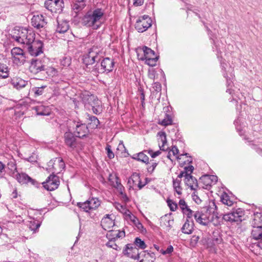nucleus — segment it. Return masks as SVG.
<instances>
[{
    "label": "nucleus",
    "mask_w": 262,
    "mask_h": 262,
    "mask_svg": "<svg viewBox=\"0 0 262 262\" xmlns=\"http://www.w3.org/2000/svg\"><path fill=\"white\" fill-rule=\"evenodd\" d=\"M65 167L63 160L60 158H56L55 160H51L48 163L47 170L51 172L45 182L41 184L42 186L48 191H53L56 189L60 184L59 177L54 174L55 173H59Z\"/></svg>",
    "instance_id": "obj_1"
},
{
    "label": "nucleus",
    "mask_w": 262,
    "mask_h": 262,
    "mask_svg": "<svg viewBox=\"0 0 262 262\" xmlns=\"http://www.w3.org/2000/svg\"><path fill=\"white\" fill-rule=\"evenodd\" d=\"M103 15L104 12L100 8L89 11L82 18V23L84 26L97 29L101 25V19Z\"/></svg>",
    "instance_id": "obj_2"
},
{
    "label": "nucleus",
    "mask_w": 262,
    "mask_h": 262,
    "mask_svg": "<svg viewBox=\"0 0 262 262\" xmlns=\"http://www.w3.org/2000/svg\"><path fill=\"white\" fill-rule=\"evenodd\" d=\"M217 206L213 201L209 202L208 206L206 209L205 213L203 211H196L193 216L196 222L200 224L207 226L210 222V218L212 214L216 211Z\"/></svg>",
    "instance_id": "obj_3"
},
{
    "label": "nucleus",
    "mask_w": 262,
    "mask_h": 262,
    "mask_svg": "<svg viewBox=\"0 0 262 262\" xmlns=\"http://www.w3.org/2000/svg\"><path fill=\"white\" fill-rule=\"evenodd\" d=\"M12 38L17 42L25 45L27 42L33 40L35 34L26 28L16 27L12 31Z\"/></svg>",
    "instance_id": "obj_4"
},
{
    "label": "nucleus",
    "mask_w": 262,
    "mask_h": 262,
    "mask_svg": "<svg viewBox=\"0 0 262 262\" xmlns=\"http://www.w3.org/2000/svg\"><path fill=\"white\" fill-rule=\"evenodd\" d=\"M102 58V52L97 48H93L89 50L88 54L83 55L82 60L83 63L88 66L100 61Z\"/></svg>",
    "instance_id": "obj_5"
},
{
    "label": "nucleus",
    "mask_w": 262,
    "mask_h": 262,
    "mask_svg": "<svg viewBox=\"0 0 262 262\" xmlns=\"http://www.w3.org/2000/svg\"><path fill=\"white\" fill-rule=\"evenodd\" d=\"M115 66V62L109 57L103 58L100 64H96L93 68V71L96 73L102 74L113 71Z\"/></svg>",
    "instance_id": "obj_6"
},
{
    "label": "nucleus",
    "mask_w": 262,
    "mask_h": 262,
    "mask_svg": "<svg viewBox=\"0 0 262 262\" xmlns=\"http://www.w3.org/2000/svg\"><path fill=\"white\" fill-rule=\"evenodd\" d=\"M43 42L40 40H35V36H33V40L27 42L24 47L28 53L34 56H37L43 53Z\"/></svg>",
    "instance_id": "obj_7"
},
{
    "label": "nucleus",
    "mask_w": 262,
    "mask_h": 262,
    "mask_svg": "<svg viewBox=\"0 0 262 262\" xmlns=\"http://www.w3.org/2000/svg\"><path fill=\"white\" fill-rule=\"evenodd\" d=\"M244 211L241 208H238L235 211L225 214L223 216V220L230 223H241L244 220Z\"/></svg>",
    "instance_id": "obj_8"
},
{
    "label": "nucleus",
    "mask_w": 262,
    "mask_h": 262,
    "mask_svg": "<svg viewBox=\"0 0 262 262\" xmlns=\"http://www.w3.org/2000/svg\"><path fill=\"white\" fill-rule=\"evenodd\" d=\"M152 20L148 15H144L137 20L135 28L139 32H143L151 26Z\"/></svg>",
    "instance_id": "obj_9"
},
{
    "label": "nucleus",
    "mask_w": 262,
    "mask_h": 262,
    "mask_svg": "<svg viewBox=\"0 0 262 262\" xmlns=\"http://www.w3.org/2000/svg\"><path fill=\"white\" fill-rule=\"evenodd\" d=\"M45 68L46 64L43 60L35 58L32 59L29 70L33 74L42 75Z\"/></svg>",
    "instance_id": "obj_10"
},
{
    "label": "nucleus",
    "mask_w": 262,
    "mask_h": 262,
    "mask_svg": "<svg viewBox=\"0 0 262 262\" xmlns=\"http://www.w3.org/2000/svg\"><path fill=\"white\" fill-rule=\"evenodd\" d=\"M45 7L48 10L54 13H60L64 7L63 0H46Z\"/></svg>",
    "instance_id": "obj_11"
},
{
    "label": "nucleus",
    "mask_w": 262,
    "mask_h": 262,
    "mask_svg": "<svg viewBox=\"0 0 262 262\" xmlns=\"http://www.w3.org/2000/svg\"><path fill=\"white\" fill-rule=\"evenodd\" d=\"M75 129L74 133L76 137L79 138H83L86 136L89 133V129L85 123H83L81 121H73Z\"/></svg>",
    "instance_id": "obj_12"
},
{
    "label": "nucleus",
    "mask_w": 262,
    "mask_h": 262,
    "mask_svg": "<svg viewBox=\"0 0 262 262\" xmlns=\"http://www.w3.org/2000/svg\"><path fill=\"white\" fill-rule=\"evenodd\" d=\"M16 178L19 183H21L23 184H31L37 188L40 186L39 183H38L35 180L31 178L26 173H17L16 175Z\"/></svg>",
    "instance_id": "obj_13"
},
{
    "label": "nucleus",
    "mask_w": 262,
    "mask_h": 262,
    "mask_svg": "<svg viewBox=\"0 0 262 262\" xmlns=\"http://www.w3.org/2000/svg\"><path fill=\"white\" fill-rule=\"evenodd\" d=\"M76 136L71 132H66L63 136L65 144L72 150H74L77 145Z\"/></svg>",
    "instance_id": "obj_14"
},
{
    "label": "nucleus",
    "mask_w": 262,
    "mask_h": 262,
    "mask_svg": "<svg viewBox=\"0 0 262 262\" xmlns=\"http://www.w3.org/2000/svg\"><path fill=\"white\" fill-rule=\"evenodd\" d=\"M123 254L128 257L134 259H139L140 257V254L138 252V249L136 247H133L130 244L125 245V248L123 250Z\"/></svg>",
    "instance_id": "obj_15"
},
{
    "label": "nucleus",
    "mask_w": 262,
    "mask_h": 262,
    "mask_svg": "<svg viewBox=\"0 0 262 262\" xmlns=\"http://www.w3.org/2000/svg\"><path fill=\"white\" fill-rule=\"evenodd\" d=\"M221 67L223 71V75L226 79L227 86H229L232 83L231 78L232 77V72L233 69L231 67H229L228 70H226V67H227V64L224 61L221 62Z\"/></svg>",
    "instance_id": "obj_16"
},
{
    "label": "nucleus",
    "mask_w": 262,
    "mask_h": 262,
    "mask_svg": "<svg viewBox=\"0 0 262 262\" xmlns=\"http://www.w3.org/2000/svg\"><path fill=\"white\" fill-rule=\"evenodd\" d=\"M200 182L204 185L203 188L205 187L206 189H208V187H210L212 185L215 184L217 181V177L214 175H204L200 179Z\"/></svg>",
    "instance_id": "obj_17"
},
{
    "label": "nucleus",
    "mask_w": 262,
    "mask_h": 262,
    "mask_svg": "<svg viewBox=\"0 0 262 262\" xmlns=\"http://www.w3.org/2000/svg\"><path fill=\"white\" fill-rule=\"evenodd\" d=\"M47 21L42 15H34L31 19V24L34 28L40 29L45 27Z\"/></svg>",
    "instance_id": "obj_18"
},
{
    "label": "nucleus",
    "mask_w": 262,
    "mask_h": 262,
    "mask_svg": "<svg viewBox=\"0 0 262 262\" xmlns=\"http://www.w3.org/2000/svg\"><path fill=\"white\" fill-rule=\"evenodd\" d=\"M115 225L114 220L110 217L109 214H106L101 221V226L105 230H109Z\"/></svg>",
    "instance_id": "obj_19"
},
{
    "label": "nucleus",
    "mask_w": 262,
    "mask_h": 262,
    "mask_svg": "<svg viewBox=\"0 0 262 262\" xmlns=\"http://www.w3.org/2000/svg\"><path fill=\"white\" fill-rule=\"evenodd\" d=\"M146 153H147L146 150H144L141 152L133 155L131 156V158L135 160L147 164L149 163V158Z\"/></svg>",
    "instance_id": "obj_20"
},
{
    "label": "nucleus",
    "mask_w": 262,
    "mask_h": 262,
    "mask_svg": "<svg viewBox=\"0 0 262 262\" xmlns=\"http://www.w3.org/2000/svg\"><path fill=\"white\" fill-rule=\"evenodd\" d=\"M185 183L189 187L191 190H195V187H198L197 180L191 174L185 175Z\"/></svg>",
    "instance_id": "obj_21"
},
{
    "label": "nucleus",
    "mask_w": 262,
    "mask_h": 262,
    "mask_svg": "<svg viewBox=\"0 0 262 262\" xmlns=\"http://www.w3.org/2000/svg\"><path fill=\"white\" fill-rule=\"evenodd\" d=\"M125 235V232L124 231L117 230L114 231L113 230H109L108 232L106 234V237L110 240H113L115 241L116 239L124 237Z\"/></svg>",
    "instance_id": "obj_22"
},
{
    "label": "nucleus",
    "mask_w": 262,
    "mask_h": 262,
    "mask_svg": "<svg viewBox=\"0 0 262 262\" xmlns=\"http://www.w3.org/2000/svg\"><path fill=\"white\" fill-rule=\"evenodd\" d=\"M58 71L57 69L53 67H48L46 65L43 73L42 74V79L47 78L48 77H53L57 75Z\"/></svg>",
    "instance_id": "obj_23"
},
{
    "label": "nucleus",
    "mask_w": 262,
    "mask_h": 262,
    "mask_svg": "<svg viewBox=\"0 0 262 262\" xmlns=\"http://www.w3.org/2000/svg\"><path fill=\"white\" fill-rule=\"evenodd\" d=\"M193 230V223L187 219L186 222L183 225L181 231L183 233L190 234H191Z\"/></svg>",
    "instance_id": "obj_24"
},
{
    "label": "nucleus",
    "mask_w": 262,
    "mask_h": 262,
    "mask_svg": "<svg viewBox=\"0 0 262 262\" xmlns=\"http://www.w3.org/2000/svg\"><path fill=\"white\" fill-rule=\"evenodd\" d=\"M81 98L82 102L85 104L93 105V101L95 100V97L93 95L90 94L88 92L81 94Z\"/></svg>",
    "instance_id": "obj_25"
},
{
    "label": "nucleus",
    "mask_w": 262,
    "mask_h": 262,
    "mask_svg": "<svg viewBox=\"0 0 262 262\" xmlns=\"http://www.w3.org/2000/svg\"><path fill=\"white\" fill-rule=\"evenodd\" d=\"M34 110L37 115L49 116L51 113L50 109L49 106L39 105L35 106Z\"/></svg>",
    "instance_id": "obj_26"
},
{
    "label": "nucleus",
    "mask_w": 262,
    "mask_h": 262,
    "mask_svg": "<svg viewBox=\"0 0 262 262\" xmlns=\"http://www.w3.org/2000/svg\"><path fill=\"white\" fill-rule=\"evenodd\" d=\"M128 214H127V216H128L130 221L134 223V224L137 227V228L143 232L144 230L145 231V229L144 228L142 224L140 222L137 217H136L135 215L132 214L129 210H127Z\"/></svg>",
    "instance_id": "obj_27"
},
{
    "label": "nucleus",
    "mask_w": 262,
    "mask_h": 262,
    "mask_svg": "<svg viewBox=\"0 0 262 262\" xmlns=\"http://www.w3.org/2000/svg\"><path fill=\"white\" fill-rule=\"evenodd\" d=\"M69 29L68 22L65 20L58 21L56 32L59 33H64Z\"/></svg>",
    "instance_id": "obj_28"
},
{
    "label": "nucleus",
    "mask_w": 262,
    "mask_h": 262,
    "mask_svg": "<svg viewBox=\"0 0 262 262\" xmlns=\"http://www.w3.org/2000/svg\"><path fill=\"white\" fill-rule=\"evenodd\" d=\"M251 225L262 227V213L256 212L253 214Z\"/></svg>",
    "instance_id": "obj_29"
},
{
    "label": "nucleus",
    "mask_w": 262,
    "mask_h": 262,
    "mask_svg": "<svg viewBox=\"0 0 262 262\" xmlns=\"http://www.w3.org/2000/svg\"><path fill=\"white\" fill-rule=\"evenodd\" d=\"M253 229L251 231V236L253 239L258 241L262 238V227L252 226Z\"/></svg>",
    "instance_id": "obj_30"
},
{
    "label": "nucleus",
    "mask_w": 262,
    "mask_h": 262,
    "mask_svg": "<svg viewBox=\"0 0 262 262\" xmlns=\"http://www.w3.org/2000/svg\"><path fill=\"white\" fill-rule=\"evenodd\" d=\"M12 85L17 89L24 88L28 82L20 78L13 79L11 81Z\"/></svg>",
    "instance_id": "obj_31"
},
{
    "label": "nucleus",
    "mask_w": 262,
    "mask_h": 262,
    "mask_svg": "<svg viewBox=\"0 0 262 262\" xmlns=\"http://www.w3.org/2000/svg\"><path fill=\"white\" fill-rule=\"evenodd\" d=\"M158 135L160 136V142H161L162 145H160V143H159V147L161 150H167L168 147L165 148V146L167 144L166 135L165 132H159Z\"/></svg>",
    "instance_id": "obj_32"
},
{
    "label": "nucleus",
    "mask_w": 262,
    "mask_h": 262,
    "mask_svg": "<svg viewBox=\"0 0 262 262\" xmlns=\"http://www.w3.org/2000/svg\"><path fill=\"white\" fill-rule=\"evenodd\" d=\"M40 225L41 223L39 221L32 219L29 222L28 226L31 230L33 231V232H35L39 228Z\"/></svg>",
    "instance_id": "obj_33"
},
{
    "label": "nucleus",
    "mask_w": 262,
    "mask_h": 262,
    "mask_svg": "<svg viewBox=\"0 0 262 262\" xmlns=\"http://www.w3.org/2000/svg\"><path fill=\"white\" fill-rule=\"evenodd\" d=\"M9 76V69L6 64L0 62V78H6Z\"/></svg>",
    "instance_id": "obj_34"
},
{
    "label": "nucleus",
    "mask_w": 262,
    "mask_h": 262,
    "mask_svg": "<svg viewBox=\"0 0 262 262\" xmlns=\"http://www.w3.org/2000/svg\"><path fill=\"white\" fill-rule=\"evenodd\" d=\"M144 257L145 258V260L148 262H154L156 256L154 252H151L150 251H144Z\"/></svg>",
    "instance_id": "obj_35"
},
{
    "label": "nucleus",
    "mask_w": 262,
    "mask_h": 262,
    "mask_svg": "<svg viewBox=\"0 0 262 262\" xmlns=\"http://www.w3.org/2000/svg\"><path fill=\"white\" fill-rule=\"evenodd\" d=\"M89 118H88L90 122L89 123V124L90 125L92 128H96L98 127V125L100 122L98 118L93 116H90V115H88Z\"/></svg>",
    "instance_id": "obj_36"
},
{
    "label": "nucleus",
    "mask_w": 262,
    "mask_h": 262,
    "mask_svg": "<svg viewBox=\"0 0 262 262\" xmlns=\"http://www.w3.org/2000/svg\"><path fill=\"white\" fill-rule=\"evenodd\" d=\"M85 6L84 0H77L73 6V9L75 11H81Z\"/></svg>",
    "instance_id": "obj_37"
},
{
    "label": "nucleus",
    "mask_w": 262,
    "mask_h": 262,
    "mask_svg": "<svg viewBox=\"0 0 262 262\" xmlns=\"http://www.w3.org/2000/svg\"><path fill=\"white\" fill-rule=\"evenodd\" d=\"M221 201L224 204L228 206H231L233 205V202L231 201L229 196L226 193L224 192L221 196Z\"/></svg>",
    "instance_id": "obj_38"
},
{
    "label": "nucleus",
    "mask_w": 262,
    "mask_h": 262,
    "mask_svg": "<svg viewBox=\"0 0 262 262\" xmlns=\"http://www.w3.org/2000/svg\"><path fill=\"white\" fill-rule=\"evenodd\" d=\"M143 51L144 52V59L147 58H151L155 56V52L150 48L146 46L143 47Z\"/></svg>",
    "instance_id": "obj_39"
},
{
    "label": "nucleus",
    "mask_w": 262,
    "mask_h": 262,
    "mask_svg": "<svg viewBox=\"0 0 262 262\" xmlns=\"http://www.w3.org/2000/svg\"><path fill=\"white\" fill-rule=\"evenodd\" d=\"M88 202L91 209H96L100 204V201L97 198H92L90 200H88Z\"/></svg>",
    "instance_id": "obj_40"
},
{
    "label": "nucleus",
    "mask_w": 262,
    "mask_h": 262,
    "mask_svg": "<svg viewBox=\"0 0 262 262\" xmlns=\"http://www.w3.org/2000/svg\"><path fill=\"white\" fill-rule=\"evenodd\" d=\"M134 244L137 247L141 249H145L147 247L144 241L138 237L135 238Z\"/></svg>",
    "instance_id": "obj_41"
},
{
    "label": "nucleus",
    "mask_w": 262,
    "mask_h": 262,
    "mask_svg": "<svg viewBox=\"0 0 262 262\" xmlns=\"http://www.w3.org/2000/svg\"><path fill=\"white\" fill-rule=\"evenodd\" d=\"M47 88L46 85H42L40 87H35L32 89V91L34 93L35 96H39L42 95L44 93V89Z\"/></svg>",
    "instance_id": "obj_42"
},
{
    "label": "nucleus",
    "mask_w": 262,
    "mask_h": 262,
    "mask_svg": "<svg viewBox=\"0 0 262 262\" xmlns=\"http://www.w3.org/2000/svg\"><path fill=\"white\" fill-rule=\"evenodd\" d=\"M172 123V120L170 115L166 114L165 117L163 119L160 124L163 126H167L168 125L171 124Z\"/></svg>",
    "instance_id": "obj_43"
},
{
    "label": "nucleus",
    "mask_w": 262,
    "mask_h": 262,
    "mask_svg": "<svg viewBox=\"0 0 262 262\" xmlns=\"http://www.w3.org/2000/svg\"><path fill=\"white\" fill-rule=\"evenodd\" d=\"M216 211L214 214H212L210 218V222L215 226H217L221 225L220 218L215 214Z\"/></svg>",
    "instance_id": "obj_44"
},
{
    "label": "nucleus",
    "mask_w": 262,
    "mask_h": 262,
    "mask_svg": "<svg viewBox=\"0 0 262 262\" xmlns=\"http://www.w3.org/2000/svg\"><path fill=\"white\" fill-rule=\"evenodd\" d=\"M140 176L139 173L134 172L128 180V183H130L132 181L134 185H136L137 183L140 180Z\"/></svg>",
    "instance_id": "obj_45"
},
{
    "label": "nucleus",
    "mask_w": 262,
    "mask_h": 262,
    "mask_svg": "<svg viewBox=\"0 0 262 262\" xmlns=\"http://www.w3.org/2000/svg\"><path fill=\"white\" fill-rule=\"evenodd\" d=\"M11 54L12 57H16V56L25 55L24 51L20 48H13L11 50Z\"/></svg>",
    "instance_id": "obj_46"
},
{
    "label": "nucleus",
    "mask_w": 262,
    "mask_h": 262,
    "mask_svg": "<svg viewBox=\"0 0 262 262\" xmlns=\"http://www.w3.org/2000/svg\"><path fill=\"white\" fill-rule=\"evenodd\" d=\"M158 59V58L157 56L145 58V63L150 67H154L156 66Z\"/></svg>",
    "instance_id": "obj_47"
},
{
    "label": "nucleus",
    "mask_w": 262,
    "mask_h": 262,
    "mask_svg": "<svg viewBox=\"0 0 262 262\" xmlns=\"http://www.w3.org/2000/svg\"><path fill=\"white\" fill-rule=\"evenodd\" d=\"M77 206L85 212H88L89 210H91L88 201L83 203L79 202L77 203Z\"/></svg>",
    "instance_id": "obj_48"
},
{
    "label": "nucleus",
    "mask_w": 262,
    "mask_h": 262,
    "mask_svg": "<svg viewBox=\"0 0 262 262\" xmlns=\"http://www.w3.org/2000/svg\"><path fill=\"white\" fill-rule=\"evenodd\" d=\"M167 203L170 210L171 211H176L178 208V204L177 203L174 202L173 200L170 199H167Z\"/></svg>",
    "instance_id": "obj_49"
},
{
    "label": "nucleus",
    "mask_w": 262,
    "mask_h": 262,
    "mask_svg": "<svg viewBox=\"0 0 262 262\" xmlns=\"http://www.w3.org/2000/svg\"><path fill=\"white\" fill-rule=\"evenodd\" d=\"M25 58V55L16 56V57H13V61L16 64H24Z\"/></svg>",
    "instance_id": "obj_50"
},
{
    "label": "nucleus",
    "mask_w": 262,
    "mask_h": 262,
    "mask_svg": "<svg viewBox=\"0 0 262 262\" xmlns=\"http://www.w3.org/2000/svg\"><path fill=\"white\" fill-rule=\"evenodd\" d=\"M71 59L69 56H64L61 60V64L63 67H68L71 64Z\"/></svg>",
    "instance_id": "obj_51"
},
{
    "label": "nucleus",
    "mask_w": 262,
    "mask_h": 262,
    "mask_svg": "<svg viewBox=\"0 0 262 262\" xmlns=\"http://www.w3.org/2000/svg\"><path fill=\"white\" fill-rule=\"evenodd\" d=\"M8 168L12 171H16V164L14 160H10L7 164Z\"/></svg>",
    "instance_id": "obj_52"
},
{
    "label": "nucleus",
    "mask_w": 262,
    "mask_h": 262,
    "mask_svg": "<svg viewBox=\"0 0 262 262\" xmlns=\"http://www.w3.org/2000/svg\"><path fill=\"white\" fill-rule=\"evenodd\" d=\"M114 241L112 239H109V241L106 244V246L110 248H112L113 249L116 250H120L121 248L118 246V245L116 243H114Z\"/></svg>",
    "instance_id": "obj_53"
},
{
    "label": "nucleus",
    "mask_w": 262,
    "mask_h": 262,
    "mask_svg": "<svg viewBox=\"0 0 262 262\" xmlns=\"http://www.w3.org/2000/svg\"><path fill=\"white\" fill-rule=\"evenodd\" d=\"M179 205L182 212H184L185 210L189 207L184 199H181L179 201Z\"/></svg>",
    "instance_id": "obj_54"
},
{
    "label": "nucleus",
    "mask_w": 262,
    "mask_h": 262,
    "mask_svg": "<svg viewBox=\"0 0 262 262\" xmlns=\"http://www.w3.org/2000/svg\"><path fill=\"white\" fill-rule=\"evenodd\" d=\"M173 251V248L172 246L169 245L168 246L166 250L161 249L160 252L163 255L170 254Z\"/></svg>",
    "instance_id": "obj_55"
},
{
    "label": "nucleus",
    "mask_w": 262,
    "mask_h": 262,
    "mask_svg": "<svg viewBox=\"0 0 262 262\" xmlns=\"http://www.w3.org/2000/svg\"><path fill=\"white\" fill-rule=\"evenodd\" d=\"M105 149L107 151V157L110 159H112L114 158V154L112 151L111 149V146L110 145H107Z\"/></svg>",
    "instance_id": "obj_56"
},
{
    "label": "nucleus",
    "mask_w": 262,
    "mask_h": 262,
    "mask_svg": "<svg viewBox=\"0 0 262 262\" xmlns=\"http://www.w3.org/2000/svg\"><path fill=\"white\" fill-rule=\"evenodd\" d=\"M146 152L152 158H156V157L160 155L161 153L160 150L154 152L152 149L146 150Z\"/></svg>",
    "instance_id": "obj_57"
},
{
    "label": "nucleus",
    "mask_w": 262,
    "mask_h": 262,
    "mask_svg": "<svg viewBox=\"0 0 262 262\" xmlns=\"http://www.w3.org/2000/svg\"><path fill=\"white\" fill-rule=\"evenodd\" d=\"M152 89L154 91L157 93L161 91V84L159 82H156L153 83Z\"/></svg>",
    "instance_id": "obj_58"
},
{
    "label": "nucleus",
    "mask_w": 262,
    "mask_h": 262,
    "mask_svg": "<svg viewBox=\"0 0 262 262\" xmlns=\"http://www.w3.org/2000/svg\"><path fill=\"white\" fill-rule=\"evenodd\" d=\"M193 166L192 165H189L188 166L185 167L184 170V172L185 173V175L191 174V173L193 172Z\"/></svg>",
    "instance_id": "obj_59"
},
{
    "label": "nucleus",
    "mask_w": 262,
    "mask_h": 262,
    "mask_svg": "<svg viewBox=\"0 0 262 262\" xmlns=\"http://www.w3.org/2000/svg\"><path fill=\"white\" fill-rule=\"evenodd\" d=\"M193 211L191 210L189 207L187 208L183 213L186 215L187 219H190L194 215L193 214Z\"/></svg>",
    "instance_id": "obj_60"
},
{
    "label": "nucleus",
    "mask_w": 262,
    "mask_h": 262,
    "mask_svg": "<svg viewBox=\"0 0 262 262\" xmlns=\"http://www.w3.org/2000/svg\"><path fill=\"white\" fill-rule=\"evenodd\" d=\"M92 110L95 114L97 115V114H99L100 113V112L101 111V109L99 105H98L97 106H96L92 105Z\"/></svg>",
    "instance_id": "obj_61"
},
{
    "label": "nucleus",
    "mask_w": 262,
    "mask_h": 262,
    "mask_svg": "<svg viewBox=\"0 0 262 262\" xmlns=\"http://www.w3.org/2000/svg\"><path fill=\"white\" fill-rule=\"evenodd\" d=\"M117 149H118V150H124V152H126V153H127V155H129V154L128 153V152H127V151L126 149L125 148V146H124V145L123 144V142H122H122H121L119 144V145H118V147H117Z\"/></svg>",
    "instance_id": "obj_62"
},
{
    "label": "nucleus",
    "mask_w": 262,
    "mask_h": 262,
    "mask_svg": "<svg viewBox=\"0 0 262 262\" xmlns=\"http://www.w3.org/2000/svg\"><path fill=\"white\" fill-rule=\"evenodd\" d=\"M157 165H158V163L152 162L151 163V165L147 168L148 171L149 172H152L154 171V170H155V168L156 167V166H157Z\"/></svg>",
    "instance_id": "obj_63"
},
{
    "label": "nucleus",
    "mask_w": 262,
    "mask_h": 262,
    "mask_svg": "<svg viewBox=\"0 0 262 262\" xmlns=\"http://www.w3.org/2000/svg\"><path fill=\"white\" fill-rule=\"evenodd\" d=\"M180 184L181 180H179V179L177 178L176 179L173 180V186L174 188L176 187L181 186Z\"/></svg>",
    "instance_id": "obj_64"
}]
</instances>
